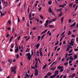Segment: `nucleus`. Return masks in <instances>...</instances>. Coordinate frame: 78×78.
I'll use <instances>...</instances> for the list:
<instances>
[{
  "mask_svg": "<svg viewBox=\"0 0 78 78\" xmlns=\"http://www.w3.org/2000/svg\"><path fill=\"white\" fill-rule=\"evenodd\" d=\"M26 56H28L27 57V59L29 60L31 59V54L30 53H28L26 54Z\"/></svg>",
  "mask_w": 78,
  "mask_h": 78,
  "instance_id": "obj_1",
  "label": "nucleus"
},
{
  "mask_svg": "<svg viewBox=\"0 0 78 78\" xmlns=\"http://www.w3.org/2000/svg\"><path fill=\"white\" fill-rule=\"evenodd\" d=\"M16 69H17V66L16 65L12 69L11 71V72H14V70H16Z\"/></svg>",
  "mask_w": 78,
  "mask_h": 78,
  "instance_id": "obj_2",
  "label": "nucleus"
},
{
  "mask_svg": "<svg viewBox=\"0 0 78 78\" xmlns=\"http://www.w3.org/2000/svg\"><path fill=\"white\" fill-rule=\"evenodd\" d=\"M3 5H4V7H6L8 6V2H3Z\"/></svg>",
  "mask_w": 78,
  "mask_h": 78,
  "instance_id": "obj_3",
  "label": "nucleus"
},
{
  "mask_svg": "<svg viewBox=\"0 0 78 78\" xmlns=\"http://www.w3.org/2000/svg\"><path fill=\"white\" fill-rule=\"evenodd\" d=\"M8 62H9L10 64H11L12 62V60L11 59H9L8 60Z\"/></svg>",
  "mask_w": 78,
  "mask_h": 78,
  "instance_id": "obj_4",
  "label": "nucleus"
},
{
  "mask_svg": "<svg viewBox=\"0 0 78 78\" xmlns=\"http://www.w3.org/2000/svg\"><path fill=\"white\" fill-rule=\"evenodd\" d=\"M76 24V22L74 23H73L70 26L71 27H75V26Z\"/></svg>",
  "mask_w": 78,
  "mask_h": 78,
  "instance_id": "obj_5",
  "label": "nucleus"
},
{
  "mask_svg": "<svg viewBox=\"0 0 78 78\" xmlns=\"http://www.w3.org/2000/svg\"><path fill=\"white\" fill-rule=\"evenodd\" d=\"M48 11L49 12H52L53 11L52 9H51V8L49 7V8Z\"/></svg>",
  "mask_w": 78,
  "mask_h": 78,
  "instance_id": "obj_6",
  "label": "nucleus"
},
{
  "mask_svg": "<svg viewBox=\"0 0 78 78\" xmlns=\"http://www.w3.org/2000/svg\"><path fill=\"white\" fill-rule=\"evenodd\" d=\"M32 14V12H30L29 18H30V17H32V16H31Z\"/></svg>",
  "mask_w": 78,
  "mask_h": 78,
  "instance_id": "obj_7",
  "label": "nucleus"
},
{
  "mask_svg": "<svg viewBox=\"0 0 78 78\" xmlns=\"http://www.w3.org/2000/svg\"><path fill=\"white\" fill-rule=\"evenodd\" d=\"M72 48V46L70 45H68L67 47V49H70V48Z\"/></svg>",
  "mask_w": 78,
  "mask_h": 78,
  "instance_id": "obj_8",
  "label": "nucleus"
},
{
  "mask_svg": "<svg viewBox=\"0 0 78 78\" xmlns=\"http://www.w3.org/2000/svg\"><path fill=\"white\" fill-rule=\"evenodd\" d=\"M27 28L30 29V24H29V23H27Z\"/></svg>",
  "mask_w": 78,
  "mask_h": 78,
  "instance_id": "obj_9",
  "label": "nucleus"
},
{
  "mask_svg": "<svg viewBox=\"0 0 78 78\" xmlns=\"http://www.w3.org/2000/svg\"><path fill=\"white\" fill-rule=\"evenodd\" d=\"M73 5V3H72L69 4V6L70 7H72V5Z\"/></svg>",
  "mask_w": 78,
  "mask_h": 78,
  "instance_id": "obj_10",
  "label": "nucleus"
},
{
  "mask_svg": "<svg viewBox=\"0 0 78 78\" xmlns=\"http://www.w3.org/2000/svg\"><path fill=\"white\" fill-rule=\"evenodd\" d=\"M40 54L41 56V57H42V56H43V54H42V51H40Z\"/></svg>",
  "mask_w": 78,
  "mask_h": 78,
  "instance_id": "obj_11",
  "label": "nucleus"
},
{
  "mask_svg": "<svg viewBox=\"0 0 78 78\" xmlns=\"http://www.w3.org/2000/svg\"><path fill=\"white\" fill-rule=\"evenodd\" d=\"M40 46V44H37L36 46V47L37 48V49Z\"/></svg>",
  "mask_w": 78,
  "mask_h": 78,
  "instance_id": "obj_12",
  "label": "nucleus"
},
{
  "mask_svg": "<svg viewBox=\"0 0 78 78\" xmlns=\"http://www.w3.org/2000/svg\"><path fill=\"white\" fill-rule=\"evenodd\" d=\"M69 59H71V60H72V61L73 60V58L72 56H70Z\"/></svg>",
  "mask_w": 78,
  "mask_h": 78,
  "instance_id": "obj_13",
  "label": "nucleus"
},
{
  "mask_svg": "<svg viewBox=\"0 0 78 78\" xmlns=\"http://www.w3.org/2000/svg\"><path fill=\"white\" fill-rule=\"evenodd\" d=\"M15 48H16V49H19V48H18V45L16 44V43H15Z\"/></svg>",
  "mask_w": 78,
  "mask_h": 78,
  "instance_id": "obj_14",
  "label": "nucleus"
},
{
  "mask_svg": "<svg viewBox=\"0 0 78 78\" xmlns=\"http://www.w3.org/2000/svg\"><path fill=\"white\" fill-rule=\"evenodd\" d=\"M77 57H78V56L76 55H75L74 56V58L75 59H76V58H77Z\"/></svg>",
  "mask_w": 78,
  "mask_h": 78,
  "instance_id": "obj_15",
  "label": "nucleus"
},
{
  "mask_svg": "<svg viewBox=\"0 0 78 78\" xmlns=\"http://www.w3.org/2000/svg\"><path fill=\"white\" fill-rule=\"evenodd\" d=\"M71 34H72V33L71 32V31L70 30H69L68 33V35H70Z\"/></svg>",
  "mask_w": 78,
  "mask_h": 78,
  "instance_id": "obj_16",
  "label": "nucleus"
},
{
  "mask_svg": "<svg viewBox=\"0 0 78 78\" xmlns=\"http://www.w3.org/2000/svg\"><path fill=\"white\" fill-rule=\"evenodd\" d=\"M59 7H60L61 8H64L65 6L64 5H59Z\"/></svg>",
  "mask_w": 78,
  "mask_h": 78,
  "instance_id": "obj_17",
  "label": "nucleus"
},
{
  "mask_svg": "<svg viewBox=\"0 0 78 78\" xmlns=\"http://www.w3.org/2000/svg\"><path fill=\"white\" fill-rule=\"evenodd\" d=\"M75 73H73V74L72 75V76L71 77V78H74V76H75Z\"/></svg>",
  "mask_w": 78,
  "mask_h": 78,
  "instance_id": "obj_18",
  "label": "nucleus"
},
{
  "mask_svg": "<svg viewBox=\"0 0 78 78\" xmlns=\"http://www.w3.org/2000/svg\"><path fill=\"white\" fill-rule=\"evenodd\" d=\"M58 73H59V71L58 70H57L55 72V73L57 75V74H58Z\"/></svg>",
  "mask_w": 78,
  "mask_h": 78,
  "instance_id": "obj_19",
  "label": "nucleus"
},
{
  "mask_svg": "<svg viewBox=\"0 0 78 78\" xmlns=\"http://www.w3.org/2000/svg\"><path fill=\"white\" fill-rule=\"evenodd\" d=\"M19 51V49H16L15 50V52L16 53H17V52H18Z\"/></svg>",
  "mask_w": 78,
  "mask_h": 78,
  "instance_id": "obj_20",
  "label": "nucleus"
},
{
  "mask_svg": "<svg viewBox=\"0 0 78 78\" xmlns=\"http://www.w3.org/2000/svg\"><path fill=\"white\" fill-rule=\"evenodd\" d=\"M35 73H39V72L37 70V69H35Z\"/></svg>",
  "mask_w": 78,
  "mask_h": 78,
  "instance_id": "obj_21",
  "label": "nucleus"
},
{
  "mask_svg": "<svg viewBox=\"0 0 78 78\" xmlns=\"http://www.w3.org/2000/svg\"><path fill=\"white\" fill-rule=\"evenodd\" d=\"M47 64H46L45 65H44L43 67V69H44L45 68H46V67H47Z\"/></svg>",
  "mask_w": 78,
  "mask_h": 78,
  "instance_id": "obj_22",
  "label": "nucleus"
},
{
  "mask_svg": "<svg viewBox=\"0 0 78 78\" xmlns=\"http://www.w3.org/2000/svg\"><path fill=\"white\" fill-rule=\"evenodd\" d=\"M61 20L62 21V23L63 22V21L64 20V17H62L61 18Z\"/></svg>",
  "mask_w": 78,
  "mask_h": 78,
  "instance_id": "obj_23",
  "label": "nucleus"
},
{
  "mask_svg": "<svg viewBox=\"0 0 78 78\" xmlns=\"http://www.w3.org/2000/svg\"><path fill=\"white\" fill-rule=\"evenodd\" d=\"M19 49H20V48H22V49H23V46H20L19 47Z\"/></svg>",
  "mask_w": 78,
  "mask_h": 78,
  "instance_id": "obj_24",
  "label": "nucleus"
},
{
  "mask_svg": "<svg viewBox=\"0 0 78 78\" xmlns=\"http://www.w3.org/2000/svg\"><path fill=\"white\" fill-rule=\"evenodd\" d=\"M73 42H71L70 43V45H72V46H73Z\"/></svg>",
  "mask_w": 78,
  "mask_h": 78,
  "instance_id": "obj_25",
  "label": "nucleus"
},
{
  "mask_svg": "<svg viewBox=\"0 0 78 78\" xmlns=\"http://www.w3.org/2000/svg\"><path fill=\"white\" fill-rule=\"evenodd\" d=\"M49 27L50 28H53L54 27V26L52 25H49Z\"/></svg>",
  "mask_w": 78,
  "mask_h": 78,
  "instance_id": "obj_26",
  "label": "nucleus"
},
{
  "mask_svg": "<svg viewBox=\"0 0 78 78\" xmlns=\"http://www.w3.org/2000/svg\"><path fill=\"white\" fill-rule=\"evenodd\" d=\"M47 75L48 76H50V75H51V73L49 72L47 74Z\"/></svg>",
  "mask_w": 78,
  "mask_h": 78,
  "instance_id": "obj_27",
  "label": "nucleus"
},
{
  "mask_svg": "<svg viewBox=\"0 0 78 78\" xmlns=\"http://www.w3.org/2000/svg\"><path fill=\"white\" fill-rule=\"evenodd\" d=\"M68 63L67 62H65L64 63V65L65 66H67V65H68Z\"/></svg>",
  "mask_w": 78,
  "mask_h": 78,
  "instance_id": "obj_28",
  "label": "nucleus"
},
{
  "mask_svg": "<svg viewBox=\"0 0 78 78\" xmlns=\"http://www.w3.org/2000/svg\"><path fill=\"white\" fill-rule=\"evenodd\" d=\"M47 30H45V31L41 33V34H44V33H46V32H47Z\"/></svg>",
  "mask_w": 78,
  "mask_h": 78,
  "instance_id": "obj_29",
  "label": "nucleus"
},
{
  "mask_svg": "<svg viewBox=\"0 0 78 78\" xmlns=\"http://www.w3.org/2000/svg\"><path fill=\"white\" fill-rule=\"evenodd\" d=\"M32 37H31V39H33L34 38V37H35V36L33 35H32Z\"/></svg>",
  "mask_w": 78,
  "mask_h": 78,
  "instance_id": "obj_30",
  "label": "nucleus"
},
{
  "mask_svg": "<svg viewBox=\"0 0 78 78\" xmlns=\"http://www.w3.org/2000/svg\"><path fill=\"white\" fill-rule=\"evenodd\" d=\"M48 3L49 5H50L51 4V3H52V2L51 1H49L48 2Z\"/></svg>",
  "mask_w": 78,
  "mask_h": 78,
  "instance_id": "obj_31",
  "label": "nucleus"
},
{
  "mask_svg": "<svg viewBox=\"0 0 78 78\" xmlns=\"http://www.w3.org/2000/svg\"><path fill=\"white\" fill-rule=\"evenodd\" d=\"M37 56H39V52L37 51Z\"/></svg>",
  "mask_w": 78,
  "mask_h": 78,
  "instance_id": "obj_32",
  "label": "nucleus"
},
{
  "mask_svg": "<svg viewBox=\"0 0 78 78\" xmlns=\"http://www.w3.org/2000/svg\"><path fill=\"white\" fill-rule=\"evenodd\" d=\"M13 38V37L12 36V37H11L9 40L10 41H12V39Z\"/></svg>",
  "mask_w": 78,
  "mask_h": 78,
  "instance_id": "obj_33",
  "label": "nucleus"
},
{
  "mask_svg": "<svg viewBox=\"0 0 78 78\" xmlns=\"http://www.w3.org/2000/svg\"><path fill=\"white\" fill-rule=\"evenodd\" d=\"M26 76L27 77V78H28V77H29V75L27 74V72L26 73Z\"/></svg>",
  "mask_w": 78,
  "mask_h": 78,
  "instance_id": "obj_34",
  "label": "nucleus"
},
{
  "mask_svg": "<svg viewBox=\"0 0 78 78\" xmlns=\"http://www.w3.org/2000/svg\"><path fill=\"white\" fill-rule=\"evenodd\" d=\"M58 44H59V41H57V43H56L55 44V45H58Z\"/></svg>",
  "mask_w": 78,
  "mask_h": 78,
  "instance_id": "obj_35",
  "label": "nucleus"
},
{
  "mask_svg": "<svg viewBox=\"0 0 78 78\" xmlns=\"http://www.w3.org/2000/svg\"><path fill=\"white\" fill-rule=\"evenodd\" d=\"M30 51V49H27L26 50V52H29Z\"/></svg>",
  "mask_w": 78,
  "mask_h": 78,
  "instance_id": "obj_36",
  "label": "nucleus"
},
{
  "mask_svg": "<svg viewBox=\"0 0 78 78\" xmlns=\"http://www.w3.org/2000/svg\"><path fill=\"white\" fill-rule=\"evenodd\" d=\"M62 11V9L61 8L57 9L58 11Z\"/></svg>",
  "mask_w": 78,
  "mask_h": 78,
  "instance_id": "obj_37",
  "label": "nucleus"
},
{
  "mask_svg": "<svg viewBox=\"0 0 78 78\" xmlns=\"http://www.w3.org/2000/svg\"><path fill=\"white\" fill-rule=\"evenodd\" d=\"M41 38V37L40 36H39L38 37V41H39Z\"/></svg>",
  "mask_w": 78,
  "mask_h": 78,
  "instance_id": "obj_38",
  "label": "nucleus"
},
{
  "mask_svg": "<svg viewBox=\"0 0 78 78\" xmlns=\"http://www.w3.org/2000/svg\"><path fill=\"white\" fill-rule=\"evenodd\" d=\"M5 14H6V13H5V12H4V13H2V14L1 15V16H5Z\"/></svg>",
  "mask_w": 78,
  "mask_h": 78,
  "instance_id": "obj_39",
  "label": "nucleus"
},
{
  "mask_svg": "<svg viewBox=\"0 0 78 78\" xmlns=\"http://www.w3.org/2000/svg\"><path fill=\"white\" fill-rule=\"evenodd\" d=\"M35 76H37L38 75V73H35Z\"/></svg>",
  "mask_w": 78,
  "mask_h": 78,
  "instance_id": "obj_40",
  "label": "nucleus"
},
{
  "mask_svg": "<svg viewBox=\"0 0 78 78\" xmlns=\"http://www.w3.org/2000/svg\"><path fill=\"white\" fill-rule=\"evenodd\" d=\"M13 72L14 74H16V70H14V71H13V72Z\"/></svg>",
  "mask_w": 78,
  "mask_h": 78,
  "instance_id": "obj_41",
  "label": "nucleus"
},
{
  "mask_svg": "<svg viewBox=\"0 0 78 78\" xmlns=\"http://www.w3.org/2000/svg\"><path fill=\"white\" fill-rule=\"evenodd\" d=\"M57 69H61V66H59L57 67Z\"/></svg>",
  "mask_w": 78,
  "mask_h": 78,
  "instance_id": "obj_42",
  "label": "nucleus"
},
{
  "mask_svg": "<svg viewBox=\"0 0 78 78\" xmlns=\"http://www.w3.org/2000/svg\"><path fill=\"white\" fill-rule=\"evenodd\" d=\"M63 69H61L60 70V72H63Z\"/></svg>",
  "mask_w": 78,
  "mask_h": 78,
  "instance_id": "obj_43",
  "label": "nucleus"
},
{
  "mask_svg": "<svg viewBox=\"0 0 78 78\" xmlns=\"http://www.w3.org/2000/svg\"><path fill=\"white\" fill-rule=\"evenodd\" d=\"M42 7H40L38 9L39 11H41V9H42Z\"/></svg>",
  "mask_w": 78,
  "mask_h": 78,
  "instance_id": "obj_44",
  "label": "nucleus"
},
{
  "mask_svg": "<svg viewBox=\"0 0 78 78\" xmlns=\"http://www.w3.org/2000/svg\"><path fill=\"white\" fill-rule=\"evenodd\" d=\"M55 70V68L54 67V68H52L51 69V70Z\"/></svg>",
  "mask_w": 78,
  "mask_h": 78,
  "instance_id": "obj_45",
  "label": "nucleus"
},
{
  "mask_svg": "<svg viewBox=\"0 0 78 78\" xmlns=\"http://www.w3.org/2000/svg\"><path fill=\"white\" fill-rule=\"evenodd\" d=\"M78 5L76 6V7L75 9V11H76V10L77 9V8H78Z\"/></svg>",
  "mask_w": 78,
  "mask_h": 78,
  "instance_id": "obj_46",
  "label": "nucleus"
},
{
  "mask_svg": "<svg viewBox=\"0 0 78 78\" xmlns=\"http://www.w3.org/2000/svg\"><path fill=\"white\" fill-rule=\"evenodd\" d=\"M47 25H48V23H45V27H48V26H47Z\"/></svg>",
  "mask_w": 78,
  "mask_h": 78,
  "instance_id": "obj_47",
  "label": "nucleus"
},
{
  "mask_svg": "<svg viewBox=\"0 0 78 78\" xmlns=\"http://www.w3.org/2000/svg\"><path fill=\"white\" fill-rule=\"evenodd\" d=\"M18 23L20 22V19H19V17H18Z\"/></svg>",
  "mask_w": 78,
  "mask_h": 78,
  "instance_id": "obj_48",
  "label": "nucleus"
},
{
  "mask_svg": "<svg viewBox=\"0 0 78 78\" xmlns=\"http://www.w3.org/2000/svg\"><path fill=\"white\" fill-rule=\"evenodd\" d=\"M34 67H35V68H36V69H37V65L35 64L34 65Z\"/></svg>",
  "mask_w": 78,
  "mask_h": 78,
  "instance_id": "obj_49",
  "label": "nucleus"
},
{
  "mask_svg": "<svg viewBox=\"0 0 78 78\" xmlns=\"http://www.w3.org/2000/svg\"><path fill=\"white\" fill-rule=\"evenodd\" d=\"M16 56L17 58H19V54H16Z\"/></svg>",
  "mask_w": 78,
  "mask_h": 78,
  "instance_id": "obj_50",
  "label": "nucleus"
},
{
  "mask_svg": "<svg viewBox=\"0 0 78 78\" xmlns=\"http://www.w3.org/2000/svg\"><path fill=\"white\" fill-rule=\"evenodd\" d=\"M40 17L42 19H44V17L42 16L41 15H40Z\"/></svg>",
  "mask_w": 78,
  "mask_h": 78,
  "instance_id": "obj_51",
  "label": "nucleus"
},
{
  "mask_svg": "<svg viewBox=\"0 0 78 78\" xmlns=\"http://www.w3.org/2000/svg\"><path fill=\"white\" fill-rule=\"evenodd\" d=\"M30 37H29L27 39H26V41H28V39H30Z\"/></svg>",
  "mask_w": 78,
  "mask_h": 78,
  "instance_id": "obj_52",
  "label": "nucleus"
},
{
  "mask_svg": "<svg viewBox=\"0 0 78 78\" xmlns=\"http://www.w3.org/2000/svg\"><path fill=\"white\" fill-rule=\"evenodd\" d=\"M55 20H56V19L54 18L53 20H51V21H52V22H54V21H55Z\"/></svg>",
  "mask_w": 78,
  "mask_h": 78,
  "instance_id": "obj_53",
  "label": "nucleus"
},
{
  "mask_svg": "<svg viewBox=\"0 0 78 78\" xmlns=\"http://www.w3.org/2000/svg\"><path fill=\"white\" fill-rule=\"evenodd\" d=\"M7 23H8L9 24H11V22L10 21L8 20Z\"/></svg>",
  "mask_w": 78,
  "mask_h": 78,
  "instance_id": "obj_54",
  "label": "nucleus"
},
{
  "mask_svg": "<svg viewBox=\"0 0 78 78\" xmlns=\"http://www.w3.org/2000/svg\"><path fill=\"white\" fill-rule=\"evenodd\" d=\"M0 72H2V71L3 69H2V67H1L0 66Z\"/></svg>",
  "mask_w": 78,
  "mask_h": 78,
  "instance_id": "obj_55",
  "label": "nucleus"
},
{
  "mask_svg": "<svg viewBox=\"0 0 78 78\" xmlns=\"http://www.w3.org/2000/svg\"><path fill=\"white\" fill-rule=\"evenodd\" d=\"M1 1L2 2V3H4V2H5V0H1Z\"/></svg>",
  "mask_w": 78,
  "mask_h": 78,
  "instance_id": "obj_56",
  "label": "nucleus"
},
{
  "mask_svg": "<svg viewBox=\"0 0 78 78\" xmlns=\"http://www.w3.org/2000/svg\"><path fill=\"white\" fill-rule=\"evenodd\" d=\"M44 78H48V76L47 75H45L44 77Z\"/></svg>",
  "mask_w": 78,
  "mask_h": 78,
  "instance_id": "obj_57",
  "label": "nucleus"
},
{
  "mask_svg": "<svg viewBox=\"0 0 78 78\" xmlns=\"http://www.w3.org/2000/svg\"><path fill=\"white\" fill-rule=\"evenodd\" d=\"M65 33V31H64L61 34V36H63L64 35V34Z\"/></svg>",
  "mask_w": 78,
  "mask_h": 78,
  "instance_id": "obj_58",
  "label": "nucleus"
},
{
  "mask_svg": "<svg viewBox=\"0 0 78 78\" xmlns=\"http://www.w3.org/2000/svg\"><path fill=\"white\" fill-rule=\"evenodd\" d=\"M72 62V60H70L69 61V64H71Z\"/></svg>",
  "mask_w": 78,
  "mask_h": 78,
  "instance_id": "obj_59",
  "label": "nucleus"
},
{
  "mask_svg": "<svg viewBox=\"0 0 78 78\" xmlns=\"http://www.w3.org/2000/svg\"><path fill=\"white\" fill-rule=\"evenodd\" d=\"M34 30H36V27H34L33 28V29Z\"/></svg>",
  "mask_w": 78,
  "mask_h": 78,
  "instance_id": "obj_60",
  "label": "nucleus"
},
{
  "mask_svg": "<svg viewBox=\"0 0 78 78\" xmlns=\"http://www.w3.org/2000/svg\"><path fill=\"white\" fill-rule=\"evenodd\" d=\"M75 70V69H74V68H72L71 69V70Z\"/></svg>",
  "mask_w": 78,
  "mask_h": 78,
  "instance_id": "obj_61",
  "label": "nucleus"
},
{
  "mask_svg": "<svg viewBox=\"0 0 78 78\" xmlns=\"http://www.w3.org/2000/svg\"><path fill=\"white\" fill-rule=\"evenodd\" d=\"M11 48H13V47H14L13 46V44H11Z\"/></svg>",
  "mask_w": 78,
  "mask_h": 78,
  "instance_id": "obj_62",
  "label": "nucleus"
},
{
  "mask_svg": "<svg viewBox=\"0 0 78 78\" xmlns=\"http://www.w3.org/2000/svg\"><path fill=\"white\" fill-rule=\"evenodd\" d=\"M72 22V20L70 19L69 20V22Z\"/></svg>",
  "mask_w": 78,
  "mask_h": 78,
  "instance_id": "obj_63",
  "label": "nucleus"
},
{
  "mask_svg": "<svg viewBox=\"0 0 78 78\" xmlns=\"http://www.w3.org/2000/svg\"><path fill=\"white\" fill-rule=\"evenodd\" d=\"M54 77H53V75H52L50 77V78H53Z\"/></svg>",
  "mask_w": 78,
  "mask_h": 78,
  "instance_id": "obj_64",
  "label": "nucleus"
}]
</instances>
